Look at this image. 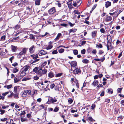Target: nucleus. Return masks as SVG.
<instances>
[{
    "label": "nucleus",
    "mask_w": 124,
    "mask_h": 124,
    "mask_svg": "<svg viewBox=\"0 0 124 124\" xmlns=\"http://www.w3.org/2000/svg\"><path fill=\"white\" fill-rule=\"evenodd\" d=\"M45 104L40 105H39V106L36 109L38 110H40L42 109H43L45 110L46 109V107H45Z\"/></svg>",
    "instance_id": "f257e3e1"
},
{
    "label": "nucleus",
    "mask_w": 124,
    "mask_h": 124,
    "mask_svg": "<svg viewBox=\"0 0 124 124\" xmlns=\"http://www.w3.org/2000/svg\"><path fill=\"white\" fill-rule=\"evenodd\" d=\"M27 50V48H24L19 53V54L21 55L23 54H25Z\"/></svg>",
    "instance_id": "f03ea898"
},
{
    "label": "nucleus",
    "mask_w": 124,
    "mask_h": 124,
    "mask_svg": "<svg viewBox=\"0 0 124 124\" xmlns=\"http://www.w3.org/2000/svg\"><path fill=\"white\" fill-rule=\"evenodd\" d=\"M70 63L71 65V70H72V67H75L77 65V62L75 61L70 62Z\"/></svg>",
    "instance_id": "7ed1b4c3"
},
{
    "label": "nucleus",
    "mask_w": 124,
    "mask_h": 124,
    "mask_svg": "<svg viewBox=\"0 0 124 124\" xmlns=\"http://www.w3.org/2000/svg\"><path fill=\"white\" fill-rule=\"evenodd\" d=\"M20 76L22 77H23L25 76L26 74V72L23 70V69H22L20 71Z\"/></svg>",
    "instance_id": "20e7f679"
},
{
    "label": "nucleus",
    "mask_w": 124,
    "mask_h": 124,
    "mask_svg": "<svg viewBox=\"0 0 124 124\" xmlns=\"http://www.w3.org/2000/svg\"><path fill=\"white\" fill-rule=\"evenodd\" d=\"M47 53L45 51L43 50H40L39 53V55H42L47 54Z\"/></svg>",
    "instance_id": "39448f33"
},
{
    "label": "nucleus",
    "mask_w": 124,
    "mask_h": 124,
    "mask_svg": "<svg viewBox=\"0 0 124 124\" xmlns=\"http://www.w3.org/2000/svg\"><path fill=\"white\" fill-rule=\"evenodd\" d=\"M55 12L56 10L54 7L51 8L48 11V12L50 14H52Z\"/></svg>",
    "instance_id": "423d86ee"
},
{
    "label": "nucleus",
    "mask_w": 124,
    "mask_h": 124,
    "mask_svg": "<svg viewBox=\"0 0 124 124\" xmlns=\"http://www.w3.org/2000/svg\"><path fill=\"white\" fill-rule=\"evenodd\" d=\"M6 124H15L13 123V121L10 119H9L7 120Z\"/></svg>",
    "instance_id": "0eeeda50"
},
{
    "label": "nucleus",
    "mask_w": 124,
    "mask_h": 124,
    "mask_svg": "<svg viewBox=\"0 0 124 124\" xmlns=\"http://www.w3.org/2000/svg\"><path fill=\"white\" fill-rule=\"evenodd\" d=\"M36 73L38 74L39 75V77L43 75V74H42V69L41 68L39 69V70H38V71L36 72Z\"/></svg>",
    "instance_id": "6e6552de"
},
{
    "label": "nucleus",
    "mask_w": 124,
    "mask_h": 124,
    "mask_svg": "<svg viewBox=\"0 0 124 124\" xmlns=\"http://www.w3.org/2000/svg\"><path fill=\"white\" fill-rule=\"evenodd\" d=\"M73 72L74 74H77L80 72V70L78 68H76L74 70Z\"/></svg>",
    "instance_id": "1a4fd4ad"
},
{
    "label": "nucleus",
    "mask_w": 124,
    "mask_h": 124,
    "mask_svg": "<svg viewBox=\"0 0 124 124\" xmlns=\"http://www.w3.org/2000/svg\"><path fill=\"white\" fill-rule=\"evenodd\" d=\"M35 49V48L34 46H32L29 48V52L31 53H33Z\"/></svg>",
    "instance_id": "9d476101"
},
{
    "label": "nucleus",
    "mask_w": 124,
    "mask_h": 124,
    "mask_svg": "<svg viewBox=\"0 0 124 124\" xmlns=\"http://www.w3.org/2000/svg\"><path fill=\"white\" fill-rule=\"evenodd\" d=\"M30 67V66L29 65H26L24 66L23 68V70H24L25 72L27 71L28 69Z\"/></svg>",
    "instance_id": "9b49d317"
},
{
    "label": "nucleus",
    "mask_w": 124,
    "mask_h": 124,
    "mask_svg": "<svg viewBox=\"0 0 124 124\" xmlns=\"http://www.w3.org/2000/svg\"><path fill=\"white\" fill-rule=\"evenodd\" d=\"M99 82L97 80H94L92 83V85L94 86H95L98 84Z\"/></svg>",
    "instance_id": "f8f14e48"
},
{
    "label": "nucleus",
    "mask_w": 124,
    "mask_h": 124,
    "mask_svg": "<svg viewBox=\"0 0 124 124\" xmlns=\"http://www.w3.org/2000/svg\"><path fill=\"white\" fill-rule=\"evenodd\" d=\"M11 47L12 50L13 52H15L16 51V50L17 47L15 46H14L11 45Z\"/></svg>",
    "instance_id": "ddd939ff"
},
{
    "label": "nucleus",
    "mask_w": 124,
    "mask_h": 124,
    "mask_svg": "<svg viewBox=\"0 0 124 124\" xmlns=\"http://www.w3.org/2000/svg\"><path fill=\"white\" fill-rule=\"evenodd\" d=\"M31 56L34 59H35L38 57V55L37 54L31 55Z\"/></svg>",
    "instance_id": "4468645a"
},
{
    "label": "nucleus",
    "mask_w": 124,
    "mask_h": 124,
    "mask_svg": "<svg viewBox=\"0 0 124 124\" xmlns=\"http://www.w3.org/2000/svg\"><path fill=\"white\" fill-rule=\"evenodd\" d=\"M111 5V3L109 1H107L106 2L105 4V7L106 8H107L108 7L110 6Z\"/></svg>",
    "instance_id": "2eb2a0df"
},
{
    "label": "nucleus",
    "mask_w": 124,
    "mask_h": 124,
    "mask_svg": "<svg viewBox=\"0 0 124 124\" xmlns=\"http://www.w3.org/2000/svg\"><path fill=\"white\" fill-rule=\"evenodd\" d=\"M112 19V17L109 16H108L106 19L105 20L106 22H108L110 21Z\"/></svg>",
    "instance_id": "dca6fc26"
},
{
    "label": "nucleus",
    "mask_w": 124,
    "mask_h": 124,
    "mask_svg": "<svg viewBox=\"0 0 124 124\" xmlns=\"http://www.w3.org/2000/svg\"><path fill=\"white\" fill-rule=\"evenodd\" d=\"M57 101V100L55 98H51L50 100V101L53 103L54 102H56Z\"/></svg>",
    "instance_id": "f3484780"
},
{
    "label": "nucleus",
    "mask_w": 124,
    "mask_h": 124,
    "mask_svg": "<svg viewBox=\"0 0 124 124\" xmlns=\"http://www.w3.org/2000/svg\"><path fill=\"white\" fill-rule=\"evenodd\" d=\"M62 34L61 33H59L57 34V36L56 37V38L55 39V40L56 41H57L58 39H59L60 37L61 36Z\"/></svg>",
    "instance_id": "a211bd4d"
},
{
    "label": "nucleus",
    "mask_w": 124,
    "mask_h": 124,
    "mask_svg": "<svg viewBox=\"0 0 124 124\" xmlns=\"http://www.w3.org/2000/svg\"><path fill=\"white\" fill-rule=\"evenodd\" d=\"M18 70V69L17 68H14L13 69V72L14 73H16L17 72Z\"/></svg>",
    "instance_id": "6ab92c4d"
},
{
    "label": "nucleus",
    "mask_w": 124,
    "mask_h": 124,
    "mask_svg": "<svg viewBox=\"0 0 124 124\" xmlns=\"http://www.w3.org/2000/svg\"><path fill=\"white\" fill-rule=\"evenodd\" d=\"M82 62L84 63H87L89 62L88 60L87 59H84L82 60Z\"/></svg>",
    "instance_id": "aec40b11"
},
{
    "label": "nucleus",
    "mask_w": 124,
    "mask_h": 124,
    "mask_svg": "<svg viewBox=\"0 0 124 124\" xmlns=\"http://www.w3.org/2000/svg\"><path fill=\"white\" fill-rule=\"evenodd\" d=\"M31 79V78L24 77L22 79L23 81H26Z\"/></svg>",
    "instance_id": "412c9836"
},
{
    "label": "nucleus",
    "mask_w": 124,
    "mask_h": 124,
    "mask_svg": "<svg viewBox=\"0 0 124 124\" xmlns=\"http://www.w3.org/2000/svg\"><path fill=\"white\" fill-rule=\"evenodd\" d=\"M108 93L110 94H112L113 93V90L111 89H108Z\"/></svg>",
    "instance_id": "4be33fe9"
},
{
    "label": "nucleus",
    "mask_w": 124,
    "mask_h": 124,
    "mask_svg": "<svg viewBox=\"0 0 124 124\" xmlns=\"http://www.w3.org/2000/svg\"><path fill=\"white\" fill-rule=\"evenodd\" d=\"M48 77L51 78H52L54 77V75L52 72H50L48 74Z\"/></svg>",
    "instance_id": "5701e85b"
},
{
    "label": "nucleus",
    "mask_w": 124,
    "mask_h": 124,
    "mask_svg": "<svg viewBox=\"0 0 124 124\" xmlns=\"http://www.w3.org/2000/svg\"><path fill=\"white\" fill-rule=\"evenodd\" d=\"M19 86H16L14 87V93H16V92L17 89L19 88Z\"/></svg>",
    "instance_id": "b1692460"
},
{
    "label": "nucleus",
    "mask_w": 124,
    "mask_h": 124,
    "mask_svg": "<svg viewBox=\"0 0 124 124\" xmlns=\"http://www.w3.org/2000/svg\"><path fill=\"white\" fill-rule=\"evenodd\" d=\"M52 47V45L50 44L47 47H46V49L47 50L50 49H51Z\"/></svg>",
    "instance_id": "393cba45"
},
{
    "label": "nucleus",
    "mask_w": 124,
    "mask_h": 124,
    "mask_svg": "<svg viewBox=\"0 0 124 124\" xmlns=\"http://www.w3.org/2000/svg\"><path fill=\"white\" fill-rule=\"evenodd\" d=\"M5 38L6 36H3L1 37V38L0 39V40L1 41H3L5 40Z\"/></svg>",
    "instance_id": "a878e982"
},
{
    "label": "nucleus",
    "mask_w": 124,
    "mask_h": 124,
    "mask_svg": "<svg viewBox=\"0 0 124 124\" xmlns=\"http://www.w3.org/2000/svg\"><path fill=\"white\" fill-rule=\"evenodd\" d=\"M40 3V0H37L35 1V4L36 5H39Z\"/></svg>",
    "instance_id": "bb28decb"
},
{
    "label": "nucleus",
    "mask_w": 124,
    "mask_h": 124,
    "mask_svg": "<svg viewBox=\"0 0 124 124\" xmlns=\"http://www.w3.org/2000/svg\"><path fill=\"white\" fill-rule=\"evenodd\" d=\"M27 95V93L25 90L23 92V94H22V97H25Z\"/></svg>",
    "instance_id": "cd10ccee"
},
{
    "label": "nucleus",
    "mask_w": 124,
    "mask_h": 124,
    "mask_svg": "<svg viewBox=\"0 0 124 124\" xmlns=\"http://www.w3.org/2000/svg\"><path fill=\"white\" fill-rule=\"evenodd\" d=\"M14 82L16 83L17 82H19L20 81L19 79L17 77H15L14 79Z\"/></svg>",
    "instance_id": "c85d7f7f"
},
{
    "label": "nucleus",
    "mask_w": 124,
    "mask_h": 124,
    "mask_svg": "<svg viewBox=\"0 0 124 124\" xmlns=\"http://www.w3.org/2000/svg\"><path fill=\"white\" fill-rule=\"evenodd\" d=\"M96 31H93L92 32V36L93 37H94L95 36L96 34Z\"/></svg>",
    "instance_id": "c756f323"
},
{
    "label": "nucleus",
    "mask_w": 124,
    "mask_h": 124,
    "mask_svg": "<svg viewBox=\"0 0 124 124\" xmlns=\"http://www.w3.org/2000/svg\"><path fill=\"white\" fill-rule=\"evenodd\" d=\"M64 51V49L61 48L58 51L60 53H63Z\"/></svg>",
    "instance_id": "7c9ffc66"
},
{
    "label": "nucleus",
    "mask_w": 124,
    "mask_h": 124,
    "mask_svg": "<svg viewBox=\"0 0 124 124\" xmlns=\"http://www.w3.org/2000/svg\"><path fill=\"white\" fill-rule=\"evenodd\" d=\"M59 108L58 107H56L54 110V112H57L59 110Z\"/></svg>",
    "instance_id": "2f4dec72"
},
{
    "label": "nucleus",
    "mask_w": 124,
    "mask_h": 124,
    "mask_svg": "<svg viewBox=\"0 0 124 124\" xmlns=\"http://www.w3.org/2000/svg\"><path fill=\"white\" fill-rule=\"evenodd\" d=\"M12 86V85H8L7 86H4V87H7V89H9L11 88Z\"/></svg>",
    "instance_id": "473e14b6"
},
{
    "label": "nucleus",
    "mask_w": 124,
    "mask_h": 124,
    "mask_svg": "<svg viewBox=\"0 0 124 124\" xmlns=\"http://www.w3.org/2000/svg\"><path fill=\"white\" fill-rule=\"evenodd\" d=\"M42 74H45L47 72V70L46 69H44L43 70H42Z\"/></svg>",
    "instance_id": "72a5a7b5"
},
{
    "label": "nucleus",
    "mask_w": 124,
    "mask_h": 124,
    "mask_svg": "<svg viewBox=\"0 0 124 124\" xmlns=\"http://www.w3.org/2000/svg\"><path fill=\"white\" fill-rule=\"evenodd\" d=\"M122 89V88H118L117 89V92L119 93H121Z\"/></svg>",
    "instance_id": "f704fd0d"
},
{
    "label": "nucleus",
    "mask_w": 124,
    "mask_h": 124,
    "mask_svg": "<svg viewBox=\"0 0 124 124\" xmlns=\"http://www.w3.org/2000/svg\"><path fill=\"white\" fill-rule=\"evenodd\" d=\"M73 52L74 54L75 55H77L78 53V51L77 50H74L73 51Z\"/></svg>",
    "instance_id": "c9c22d12"
},
{
    "label": "nucleus",
    "mask_w": 124,
    "mask_h": 124,
    "mask_svg": "<svg viewBox=\"0 0 124 124\" xmlns=\"http://www.w3.org/2000/svg\"><path fill=\"white\" fill-rule=\"evenodd\" d=\"M86 120L88 121H93V119L91 117H89Z\"/></svg>",
    "instance_id": "e433bc0d"
},
{
    "label": "nucleus",
    "mask_w": 124,
    "mask_h": 124,
    "mask_svg": "<svg viewBox=\"0 0 124 124\" xmlns=\"http://www.w3.org/2000/svg\"><path fill=\"white\" fill-rule=\"evenodd\" d=\"M82 1L81 0L78 1L77 2V6H78L80 5L82 3Z\"/></svg>",
    "instance_id": "4c0bfd02"
},
{
    "label": "nucleus",
    "mask_w": 124,
    "mask_h": 124,
    "mask_svg": "<svg viewBox=\"0 0 124 124\" xmlns=\"http://www.w3.org/2000/svg\"><path fill=\"white\" fill-rule=\"evenodd\" d=\"M5 110L2 109H1L0 108V114H3L5 113Z\"/></svg>",
    "instance_id": "58836bf2"
},
{
    "label": "nucleus",
    "mask_w": 124,
    "mask_h": 124,
    "mask_svg": "<svg viewBox=\"0 0 124 124\" xmlns=\"http://www.w3.org/2000/svg\"><path fill=\"white\" fill-rule=\"evenodd\" d=\"M73 13L75 14H80V13L78 12V10H75L73 12Z\"/></svg>",
    "instance_id": "ea45409f"
},
{
    "label": "nucleus",
    "mask_w": 124,
    "mask_h": 124,
    "mask_svg": "<svg viewBox=\"0 0 124 124\" xmlns=\"http://www.w3.org/2000/svg\"><path fill=\"white\" fill-rule=\"evenodd\" d=\"M33 79L34 80H37L39 79V78L37 76H35L34 77Z\"/></svg>",
    "instance_id": "a19ab883"
},
{
    "label": "nucleus",
    "mask_w": 124,
    "mask_h": 124,
    "mask_svg": "<svg viewBox=\"0 0 124 124\" xmlns=\"http://www.w3.org/2000/svg\"><path fill=\"white\" fill-rule=\"evenodd\" d=\"M38 67H35L33 70V71L35 72V73H36V72L38 71Z\"/></svg>",
    "instance_id": "79ce46f5"
},
{
    "label": "nucleus",
    "mask_w": 124,
    "mask_h": 124,
    "mask_svg": "<svg viewBox=\"0 0 124 124\" xmlns=\"http://www.w3.org/2000/svg\"><path fill=\"white\" fill-rule=\"evenodd\" d=\"M58 53V52L57 51V50H54L52 52V54H57Z\"/></svg>",
    "instance_id": "37998d69"
},
{
    "label": "nucleus",
    "mask_w": 124,
    "mask_h": 124,
    "mask_svg": "<svg viewBox=\"0 0 124 124\" xmlns=\"http://www.w3.org/2000/svg\"><path fill=\"white\" fill-rule=\"evenodd\" d=\"M27 94V93L29 95H30L31 93V91L30 90H25Z\"/></svg>",
    "instance_id": "c03bdc74"
},
{
    "label": "nucleus",
    "mask_w": 124,
    "mask_h": 124,
    "mask_svg": "<svg viewBox=\"0 0 124 124\" xmlns=\"http://www.w3.org/2000/svg\"><path fill=\"white\" fill-rule=\"evenodd\" d=\"M14 96L16 99H17L19 97L18 95L17 94H14Z\"/></svg>",
    "instance_id": "a18cd8bd"
},
{
    "label": "nucleus",
    "mask_w": 124,
    "mask_h": 124,
    "mask_svg": "<svg viewBox=\"0 0 124 124\" xmlns=\"http://www.w3.org/2000/svg\"><path fill=\"white\" fill-rule=\"evenodd\" d=\"M85 49H83L81 51V53L82 54H85Z\"/></svg>",
    "instance_id": "49530a36"
},
{
    "label": "nucleus",
    "mask_w": 124,
    "mask_h": 124,
    "mask_svg": "<svg viewBox=\"0 0 124 124\" xmlns=\"http://www.w3.org/2000/svg\"><path fill=\"white\" fill-rule=\"evenodd\" d=\"M25 114V112L24 111H23L20 115V116L21 117L22 116Z\"/></svg>",
    "instance_id": "de8ad7c7"
},
{
    "label": "nucleus",
    "mask_w": 124,
    "mask_h": 124,
    "mask_svg": "<svg viewBox=\"0 0 124 124\" xmlns=\"http://www.w3.org/2000/svg\"><path fill=\"white\" fill-rule=\"evenodd\" d=\"M62 74V73H59L56 75V77H60Z\"/></svg>",
    "instance_id": "09e8293b"
},
{
    "label": "nucleus",
    "mask_w": 124,
    "mask_h": 124,
    "mask_svg": "<svg viewBox=\"0 0 124 124\" xmlns=\"http://www.w3.org/2000/svg\"><path fill=\"white\" fill-rule=\"evenodd\" d=\"M5 54V53L3 51L1 52H0V55H4Z\"/></svg>",
    "instance_id": "8fccbe9b"
},
{
    "label": "nucleus",
    "mask_w": 124,
    "mask_h": 124,
    "mask_svg": "<svg viewBox=\"0 0 124 124\" xmlns=\"http://www.w3.org/2000/svg\"><path fill=\"white\" fill-rule=\"evenodd\" d=\"M110 100L109 99H107L105 100L104 102L106 103H108L110 101Z\"/></svg>",
    "instance_id": "3c124183"
},
{
    "label": "nucleus",
    "mask_w": 124,
    "mask_h": 124,
    "mask_svg": "<svg viewBox=\"0 0 124 124\" xmlns=\"http://www.w3.org/2000/svg\"><path fill=\"white\" fill-rule=\"evenodd\" d=\"M30 38L31 39H33L34 38V36H33V35L32 34H30Z\"/></svg>",
    "instance_id": "603ef678"
},
{
    "label": "nucleus",
    "mask_w": 124,
    "mask_h": 124,
    "mask_svg": "<svg viewBox=\"0 0 124 124\" xmlns=\"http://www.w3.org/2000/svg\"><path fill=\"white\" fill-rule=\"evenodd\" d=\"M109 14H110V15H116V16H118V15L117 14V13H116L114 12L113 13H109Z\"/></svg>",
    "instance_id": "864d4df0"
},
{
    "label": "nucleus",
    "mask_w": 124,
    "mask_h": 124,
    "mask_svg": "<svg viewBox=\"0 0 124 124\" xmlns=\"http://www.w3.org/2000/svg\"><path fill=\"white\" fill-rule=\"evenodd\" d=\"M21 120L22 122H23L26 120L25 118L23 117H21Z\"/></svg>",
    "instance_id": "5fc2aeb1"
},
{
    "label": "nucleus",
    "mask_w": 124,
    "mask_h": 124,
    "mask_svg": "<svg viewBox=\"0 0 124 124\" xmlns=\"http://www.w3.org/2000/svg\"><path fill=\"white\" fill-rule=\"evenodd\" d=\"M37 92V90H35L34 91L33 93V94L32 95V96L33 97V95L35 94Z\"/></svg>",
    "instance_id": "6e6d98bb"
},
{
    "label": "nucleus",
    "mask_w": 124,
    "mask_h": 124,
    "mask_svg": "<svg viewBox=\"0 0 124 124\" xmlns=\"http://www.w3.org/2000/svg\"><path fill=\"white\" fill-rule=\"evenodd\" d=\"M18 65V64L16 62H15L14 63L12 64V65L14 67L17 66Z\"/></svg>",
    "instance_id": "4d7b16f0"
},
{
    "label": "nucleus",
    "mask_w": 124,
    "mask_h": 124,
    "mask_svg": "<svg viewBox=\"0 0 124 124\" xmlns=\"http://www.w3.org/2000/svg\"><path fill=\"white\" fill-rule=\"evenodd\" d=\"M8 93H9V92H6L4 93H3L2 94V95L3 96H5L6 95H7V94H8Z\"/></svg>",
    "instance_id": "13d9d810"
},
{
    "label": "nucleus",
    "mask_w": 124,
    "mask_h": 124,
    "mask_svg": "<svg viewBox=\"0 0 124 124\" xmlns=\"http://www.w3.org/2000/svg\"><path fill=\"white\" fill-rule=\"evenodd\" d=\"M7 120V118H3L1 119V121H6Z\"/></svg>",
    "instance_id": "bf43d9fd"
},
{
    "label": "nucleus",
    "mask_w": 124,
    "mask_h": 124,
    "mask_svg": "<svg viewBox=\"0 0 124 124\" xmlns=\"http://www.w3.org/2000/svg\"><path fill=\"white\" fill-rule=\"evenodd\" d=\"M9 106H2V108L3 109H5L6 108L8 107Z\"/></svg>",
    "instance_id": "052dcab7"
},
{
    "label": "nucleus",
    "mask_w": 124,
    "mask_h": 124,
    "mask_svg": "<svg viewBox=\"0 0 124 124\" xmlns=\"http://www.w3.org/2000/svg\"><path fill=\"white\" fill-rule=\"evenodd\" d=\"M14 58V57L13 56L9 58V60L11 62V63L12 62V60Z\"/></svg>",
    "instance_id": "680f3d73"
},
{
    "label": "nucleus",
    "mask_w": 124,
    "mask_h": 124,
    "mask_svg": "<svg viewBox=\"0 0 124 124\" xmlns=\"http://www.w3.org/2000/svg\"><path fill=\"white\" fill-rule=\"evenodd\" d=\"M71 112L72 113H74L75 112H77V110L76 109V110H74L73 109H71Z\"/></svg>",
    "instance_id": "e2e57ef3"
},
{
    "label": "nucleus",
    "mask_w": 124,
    "mask_h": 124,
    "mask_svg": "<svg viewBox=\"0 0 124 124\" xmlns=\"http://www.w3.org/2000/svg\"><path fill=\"white\" fill-rule=\"evenodd\" d=\"M54 86L55 85L54 84H52L50 85V88L51 89H52L54 87Z\"/></svg>",
    "instance_id": "0e129e2a"
},
{
    "label": "nucleus",
    "mask_w": 124,
    "mask_h": 124,
    "mask_svg": "<svg viewBox=\"0 0 124 124\" xmlns=\"http://www.w3.org/2000/svg\"><path fill=\"white\" fill-rule=\"evenodd\" d=\"M95 107V105L94 104H93L91 106V109H93Z\"/></svg>",
    "instance_id": "69168bd1"
},
{
    "label": "nucleus",
    "mask_w": 124,
    "mask_h": 124,
    "mask_svg": "<svg viewBox=\"0 0 124 124\" xmlns=\"http://www.w3.org/2000/svg\"><path fill=\"white\" fill-rule=\"evenodd\" d=\"M101 32L102 33H104L105 32V31L103 28L101 29H100Z\"/></svg>",
    "instance_id": "338daca9"
},
{
    "label": "nucleus",
    "mask_w": 124,
    "mask_h": 124,
    "mask_svg": "<svg viewBox=\"0 0 124 124\" xmlns=\"http://www.w3.org/2000/svg\"><path fill=\"white\" fill-rule=\"evenodd\" d=\"M121 104L124 106V100H123L121 101Z\"/></svg>",
    "instance_id": "774afa93"
}]
</instances>
